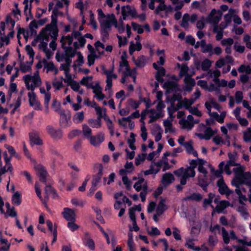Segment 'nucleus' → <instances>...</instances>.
<instances>
[{"label": "nucleus", "instance_id": "09e8293b", "mask_svg": "<svg viewBox=\"0 0 251 251\" xmlns=\"http://www.w3.org/2000/svg\"><path fill=\"white\" fill-rule=\"evenodd\" d=\"M131 25L134 31H137L138 34H141L144 32V29L141 25L132 22L131 23Z\"/></svg>", "mask_w": 251, "mask_h": 251}, {"label": "nucleus", "instance_id": "412c9836", "mask_svg": "<svg viewBox=\"0 0 251 251\" xmlns=\"http://www.w3.org/2000/svg\"><path fill=\"white\" fill-rule=\"evenodd\" d=\"M166 200L164 199H161L156 209V213L158 216L161 215L167 209V206L165 204Z\"/></svg>", "mask_w": 251, "mask_h": 251}, {"label": "nucleus", "instance_id": "e2e57ef3", "mask_svg": "<svg viewBox=\"0 0 251 251\" xmlns=\"http://www.w3.org/2000/svg\"><path fill=\"white\" fill-rule=\"evenodd\" d=\"M233 43V39L231 38H225L221 41V44L224 46H231Z\"/></svg>", "mask_w": 251, "mask_h": 251}, {"label": "nucleus", "instance_id": "de8ad7c7", "mask_svg": "<svg viewBox=\"0 0 251 251\" xmlns=\"http://www.w3.org/2000/svg\"><path fill=\"white\" fill-rule=\"evenodd\" d=\"M222 235L223 236L224 243L226 244H228L229 243L230 237L228 232L224 227H222Z\"/></svg>", "mask_w": 251, "mask_h": 251}, {"label": "nucleus", "instance_id": "13d9d810", "mask_svg": "<svg viewBox=\"0 0 251 251\" xmlns=\"http://www.w3.org/2000/svg\"><path fill=\"white\" fill-rule=\"evenodd\" d=\"M189 112L192 115L201 117L202 116L201 112L199 110L197 107L192 106L188 109Z\"/></svg>", "mask_w": 251, "mask_h": 251}, {"label": "nucleus", "instance_id": "680f3d73", "mask_svg": "<svg viewBox=\"0 0 251 251\" xmlns=\"http://www.w3.org/2000/svg\"><path fill=\"white\" fill-rule=\"evenodd\" d=\"M47 31H50L51 33V37L52 40H56L58 36V27L52 28L50 30H47Z\"/></svg>", "mask_w": 251, "mask_h": 251}, {"label": "nucleus", "instance_id": "e433bc0d", "mask_svg": "<svg viewBox=\"0 0 251 251\" xmlns=\"http://www.w3.org/2000/svg\"><path fill=\"white\" fill-rule=\"evenodd\" d=\"M202 199V195L199 193H194L186 198V199L187 200L195 201H201Z\"/></svg>", "mask_w": 251, "mask_h": 251}, {"label": "nucleus", "instance_id": "dca6fc26", "mask_svg": "<svg viewBox=\"0 0 251 251\" xmlns=\"http://www.w3.org/2000/svg\"><path fill=\"white\" fill-rule=\"evenodd\" d=\"M184 80L186 84L184 90L186 92H190L193 87L195 85L196 81L195 79L190 75L186 76Z\"/></svg>", "mask_w": 251, "mask_h": 251}, {"label": "nucleus", "instance_id": "c03bdc74", "mask_svg": "<svg viewBox=\"0 0 251 251\" xmlns=\"http://www.w3.org/2000/svg\"><path fill=\"white\" fill-rule=\"evenodd\" d=\"M52 107L54 110L57 112L58 113H60V112L64 111V110L61 109V104L60 102L57 101L56 100L54 99L52 103Z\"/></svg>", "mask_w": 251, "mask_h": 251}, {"label": "nucleus", "instance_id": "f03ea898", "mask_svg": "<svg viewBox=\"0 0 251 251\" xmlns=\"http://www.w3.org/2000/svg\"><path fill=\"white\" fill-rule=\"evenodd\" d=\"M163 88L166 90L165 94H180L178 92L181 91L178 83L171 80L165 81L163 85Z\"/></svg>", "mask_w": 251, "mask_h": 251}, {"label": "nucleus", "instance_id": "7ed1b4c3", "mask_svg": "<svg viewBox=\"0 0 251 251\" xmlns=\"http://www.w3.org/2000/svg\"><path fill=\"white\" fill-rule=\"evenodd\" d=\"M217 186L219 188V192L221 195L229 196L233 193V190H230L226 184L223 177L220 178L217 182Z\"/></svg>", "mask_w": 251, "mask_h": 251}, {"label": "nucleus", "instance_id": "f257e3e1", "mask_svg": "<svg viewBox=\"0 0 251 251\" xmlns=\"http://www.w3.org/2000/svg\"><path fill=\"white\" fill-rule=\"evenodd\" d=\"M228 9V6L226 4H222L220 6V10L213 9L207 18V21L210 23L218 24L221 19L222 12H225Z\"/></svg>", "mask_w": 251, "mask_h": 251}, {"label": "nucleus", "instance_id": "37998d69", "mask_svg": "<svg viewBox=\"0 0 251 251\" xmlns=\"http://www.w3.org/2000/svg\"><path fill=\"white\" fill-rule=\"evenodd\" d=\"M238 71L239 73H246L247 75L251 74V68L249 65L242 64L239 67Z\"/></svg>", "mask_w": 251, "mask_h": 251}, {"label": "nucleus", "instance_id": "0eeeda50", "mask_svg": "<svg viewBox=\"0 0 251 251\" xmlns=\"http://www.w3.org/2000/svg\"><path fill=\"white\" fill-rule=\"evenodd\" d=\"M29 138L31 146L34 145L40 146L43 144V140L39 137V133L37 131L29 132Z\"/></svg>", "mask_w": 251, "mask_h": 251}, {"label": "nucleus", "instance_id": "a878e982", "mask_svg": "<svg viewBox=\"0 0 251 251\" xmlns=\"http://www.w3.org/2000/svg\"><path fill=\"white\" fill-rule=\"evenodd\" d=\"M62 48L65 50V56H69L70 57H74L76 54H77L76 50H74L71 47H67L64 45V43H62L61 45Z\"/></svg>", "mask_w": 251, "mask_h": 251}, {"label": "nucleus", "instance_id": "9b49d317", "mask_svg": "<svg viewBox=\"0 0 251 251\" xmlns=\"http://www.w3.org/2000/svg\"><path fill=\"white\" fill-rule=\"evenodd\" d=\"M175 179L174 175L171 173L168 172L163 175L161 182L164 187H167L171 184Z\"/></svg>", "mask_w": 251, "mask_h": 251}, {"label": "nucleus", "instance_id": "4d7b16f0", "mask_svg": "<svg viewBox=\"0 0 251 251\" xmlns=\"http://www.w3.org/2000/svg\"><path fill=\"white\" fill-rule=\"evenodd\" d=\"M66 39L68 40V45H71L73 41V35H68L67 36H63L61 37V39L60 40V42L61 43V44L62 45V43H64V45H65L66 42L64 41V40Z\"/></svg>", "mask_w": 251, "mask_h": 251}, {"label": "nucleus", "instance_id": "f3484780", "mask_svg": "<svg viewBox=\"0 0 251 251\" xmlns=\"http://www.w3.org/2000/svg\"><path fill=\"white\" fill-rule=\"evenodd\" d=\"M199 127L200 128H205V130L204 131V134L206 138H205V140H209L211 139L212 136L214 135L216 131H214L212 128L210 126H205V125L202 123H201L199 125Z\"/></svg>", "mask_w": 251, "mask_h": 251}, {"label": "nucleus", "instance_id": "79ce46f5", "mask_svg": "<svg viewBox=\"0 0 251 251\" xmlns=\"http://www.w3.org/2000/svg\"><path fill=\"white\" fill-rule=\"evenodd\" d=\"M211 66V61L209 59H205L201 63V69L203 71H208Z\"/></svg>", "mask_w": 251, "mask_h": 251}, {"label": "nucleus", "instance_id": "6ab92c4d", "mask_svg": "<svg viewBox=\"0 0 251 251\" xmlns=\"http://www.w3.org/2000/svg\"><path fill=\"white\" fill-rule=\"evenodd\" d=\"M199 120H194L192 123H189L185 119H182L179 121V124L182 126L183 128H187L188 129H191L194 124H198L199 123Z\"/></svg>", "mask_w": 251, "mask_h": 251}, {"label": "nucleus", "instance_id": "3c124183", "mask_svg": "<svg viewBox=\"0 0 251 251\" xmlns=\"http://www.w3.org/2000/svg\"><path fill=\"white\" fill-rule=\"evenodd\" d=\"M146 153L138 154L135 159V163L136 165L138 166L142 162L144 161L146 159Z\"/></svg>", "mask_w": 251, "mask_h": 251}, {"label": "nucleus", "instance_id": "b1692460", "mask_svg": "<svg viewBox=\"0 0 251 251\" xmlns=\"http://www.w3.org/2000/svg\"><path fill=\"white\" fill-rule=\"evenodd\" d=\"M151 115L150 116V119L149 121V123H152L155 122L157 119L163 117L164 115L161 112L156 113L154 109H150L148 111Z\"/></svg>", "mask_w": 251, "mask_h": 251}, {"label": "nucleus", "instance_id": "f704fd0d", "mask_svg": "<svg viewBox=\"0 0 251 251\" xmlns=\"http://www.w3.org/2000/svg\"><path fill=\"white\" fill-rule=\"evenodd\" d=\"M190 21V16L188 13H185L184 14L180 24V26L182 27L186 28L189 26V23L188 22Z\"/></svg>", "mask_w": 251, "mask_h": 251}, {"label": "nucleus", "instance_id": "a211bd4d", "mask_svg": "<svg viewBox=\"0 0 251 251\" xmlns=\"http://www.w3.org/2000/svg\"><path fill=\"white\" fill-rule=\"evenodd\" d=\"M133 61L137 68H142L146 66L147 58L145 56L142 55L138 56L136 59L133 57Z\"/></svg>", "mask_w": 251, "mask_h": 251}, {"label": "nucleus", "instance_id": "72a5a7b5", "mask_svg": "<svg viewBox=\"0 0 251 251\" xmlns=\"http://www.w3.org/2000/svg\"><path fill=\"white\" fill-rule=\"evenodd\" d=\"M163 126L165 127V133H167L168 131L171 133H173L175 131V129L173 128L172 126V121L165 120L163 122Z\"/></svg>", "mask_w": 251, "mask_h": 251}, {"label": "nucleus", "instance_id": "58836bf2", "mask_svg": "<svg viewBox=\"0 0 251 251\" xmlns=\"http://www.w3.org/2000/svg\"><path fill=\"white\" fill-rule=\"evenodd\" d=\"M230 204V203L228 201L226 200H223L220 201L219 205H217L216 206V209L217 211L220 213L223 209L226 208L227 206H228Z\"/></svg>", "mask_w": 251, "mask_h": 251}, {"label": "nucleus", "instance_id": "c85d7f7f", "mask_svg": "<svg viewBox=\"0 0 251 251\" xmlns=\"http://www.w3.org/2000/svg\"><path fill=\"white\" fill-rule=\"evenodd\" d=\"M240 172L244 183L250 187L251 186V173L250 172H246L245 173H244L242 169Z\"/></svg>", "mask_w": 251, "mask_h": 251}, {"label": "nucleus", "instance_id": "ea45409f", "mask_svg": "<svg viewBox=\"0 0 251 251\" xmlns=\"http://www.w3.org/2000/svg\"><path fill=\"white\" fill-rule=\"evenodd\" d=\"M234 12V9L230 8L229 10L228 13L225 15L224 19L227 25L231 23Z\"/></svg>", "mask_w": 251, "mask_h": 251}, {"label": "nucleus", "instance_id": "6e6552de", "mask_svg": "<svg viewBox=\"0 0 251 251\" xmlns=\"http://www.w3.org/2000/svg\"><path fill=\"white\" fill-rule=\"evenodd\" d=\"M84 246L87 247L90 250L94 251L95 249V243L94 240L90 238V234L88 232L84 233V237L82 239Z\"/></svg>", "mask_w": 251, "mask_h": 251}, {"label": "nucleus", "instance_id": "ddd939ff", "mask_svg": "<svg viewBox=\"0 0 251 251\" xmlns=\"http://www.w3.org/2000/svg\"><path fill=\"white\" fill-rule=\"evenodd\" d=\"M196 96L195 99L190 98L187 99L185 98L181 102V108L184 107L186 109L188 110L195 102V100L200 98L201 95H195Z\"/></svg>", "mask_w": 251, "mask_h": 251}, {"label": "nucleus", "instance_id": "774afa93", "mask_svg": "<svg viewBox=\"0 0 251 251\" xmlns=\"http://www.w3.org/2000/svg\"><path fill=\"white\" fill-rule=\"evenodd\" d=\"M159 132H163V130L161 128V126L157 124H155L153 125L152 129H151V133L153 135H155L157 133H159Z\"/></svg>", "mask_w": 251, "mask_h": 251}, {"label": "nucleus", "instance_id": "473e14b6", "mask_svg": "<svg viewBox=\"0 0 251 251\" xmlns=\"http://www.w3.org/2000/svg\"><path fill=\"white\" fill-rule=\"evenodd\" d=\"M88 124L89 125L93 128H99L101 126V120L97 118L96 119H89Z\"/></svg>", "mask_w": 251, "mask_h": 251}, {"label": "nucleus", "instance_id": "603ef678", "mask_svg": "<svg viewBox=\"0 0 251 251\" xmlns=\"http://www.w3.org/2000/svg\"><path fill=\"white\" fill-rule=\"evenodd\" d=\"M34 87H39L41 84V80L39 75H34L32 77V82Z\"/></svg>", "mask_w": 251, "mask_h": 251}, {"label": "nucleus", "instance_id": "f8f14e48", "mask_svg": "<svg viewBox=\"0 0 251 251\" xmlns=\"http://www.w3.org/2000/svg\"><path fill=\"white\" fill-rule=\"evenodd\" d=\"M95 168H98V172L97 174L93 176V179L92 183H94V184H98L100 182L103 175V166L101 164H96L95 166Z\"/></svg>", "mask_w": 251, "mask_h": 251}, {"label": "nucleus", "instance_id": "aec40b11", "mask_svg": "<svg viewBox=\"0 0 251 251\" xmlns=\"http://www.w3.org/2000/svg\"><path fill=\"white\" fill-rule=\"evenodd\" d=\"M60 116V125L62 127H67L70 126V124L69 123V120L70 119V117H67L66 114L65 113V111L60 112L59 113Z\"/></svg>", "mask_w": 251, "mask_h": 251}, {"label": "nucleus", "instance_id": "69168bd1", "mask_svg": "<svg viewBox=\"0 0 251 251\" xmlns=\"http://www.w3.org/2000/svg\"><path fill=\"white\" fill-rule=\"evenodd\" d=\"M96 54H89L87 56L88 65L89 66L93 65L95 63V58H98Z\"/></svg>", "mask_w": 251, "mask_h": 251}, {"label": "nucleus", "instance_id": "5701e85b", "mask_svg": "<svg viewBox=\"0 0 251 251\" xmlns=\"http://www.w3.org/2000/svg\"><path fill=\"white\" fill-rule=\"evenodd\" d=\"M165 75V69L164 67L161 66L160 69L157 71L155 75V79L160 83H163L164 81L163 76H164Z\"/></svg>", "mask_w": 251, "mask_h": 251}, {"label": "nucleus", "instance_id": "4be33fe9", "mask_svg": "<svg viewBox=\"0 0 251 251\" xmlns=\"http://www.w3.org/2000/svg\"><path fill=\"white\" fill-rule=\"evenodd\" d=\"M40 181L46 183L47 172L43 166L39 165L37 168Z\"/></svg>", "mask_w": 251, "mask_h": 251}, {"label": "nucleus", "instance_id": "7c9ffc66", "mask_svg": "<svg viewBox=\"0 0 251 251\" xmlns=\"http://www.w3.org/2000/svg\"><path fill=\"white\" fill-rule=\"evenodd\" d=\"M22 196L18 191L15 192L12 198V203L13 204L18 206L21 204Z\"/></svg>", "mask_w": 251, "mask_h": 251}, {"label": "nucleus", "instance_id": "6e6d98bb", "mask_svg": "<svg viewBox=\"0 0 251 251\" xmlns=\"http://www.w3.org/2000/svg\"><path fill=\"white\" fill-rule=\"evenodd\" d=\"M77 54L78 57H77V59L76 61H77L78 63L77 65L75 64H74L73 65V67L74 68H75L77 66H82V64L84 63V58H83V56L82 53H81V52H80V51L77 52Z\"/></svg>", "mask_w": 251, "mask_h": 251}, {"label": "nucleus", "instance_id": "c756f323", "mask_svg": "<svg viewBox=\"0 0 251 251\" xmlns=\"http://www.w3.org/2000/svg\"><path fill=\"white\" fill-rule=\"evenodd\" d=\"M173 173L178 177H182L184 176L188 175L190 174L187 168L185 169L183 167H180V168L175 170Z\"/></svg>", "mask_w": 251, "mask_h": 251}, {"label": "nucleus", "instance_id": "cd10ccee", "mask_svg": "<svg viewBox=\"0 0 251 251\" xmlns=\"http://www.w3.org/2000/svg\"><path fill=\"white\" fill-rule=\"evenodd\" d=\"M190 166L187 168L189 173L191 174L190 177H193L195 176L196 172L195 169L198 166V163L196 159H192L189 162Z\"/></svg>", "mask_w": 251, "mask_h": 251}, {"label": "nucleus", "instance_id": "c9c22d12", "mask_svg": "<svg viewBox=\"0 0 251 251\" xmlns=\"http://www.w3.org/2000/svg\"><path fill=\"white\" fill-rule=\"evenodd\" d=\"M43 63L44 64L45 68H47L48 71L52 72L54 70L57 71L52 62H48L45 59H43Z\"/></svg>", "mask_w": 251, "mask_h": 251}, {"label": "nucleus", "instance_id": "49530a36", "mask_svg": "<svg viewBox=\"0 0 251 251\" xmlns=\"http://www.w3.org/2000/svg\"><path fill=\"white\" fill-rule=\"evenodd\" d=\"M82 131L84 136L86 137L91 138V136H92V130L86 124L82 125Z\"/></svg>", "mask_w": 251, "mask_h": 251}, {"label": "nucleus", "instance_id": "9d476101", "mask_svg": "<svg viewBox=\"0 0 251 251\" xmlns=\"http://www.w3.org/2000/svg\"><path fill=\"white\" fill-rule=\"evenodd\" d=\"M28 96L30 106L32 107L34 110H41L42 107L40 101L37 98V95H28Z\"/></svg>", "mask_w": 251, "mask_h": 251}, {"label": "nucleus", "instance_id": "0e129e2a", "mask_svg": "<svg viewBox=\"0 0 251 251\" xmlns=\"http://www.w3.org/2000/svg\"><path fill=\"white\" fill-rule=\"evenodd\" d=\"M94 94H103L102 93V88L99 84V82H97L94 85V87L93 89Z\"/></svg>", "mask_w": 251, "mask_h": 251}, {"label": "nucleus", "instance_id": "bb28decb", "mask_svg": "<svg viewBox=\"0 0 251 251\" xmlns=\"http://www.w3.org/2000/svg\"><path fill=\"white\" fill-rule=\"evenodd\" d=\"M45 191L46 194V196H45V199H47V200H48L49 199L48 195L49 194H51L52 195L53 198L54 199L57 197V193L56 191L50 185L46 186L45 189Z\"/></svg>", "mask_w": 251, "mask_h": 251}, {"label": "nucleus", "instance_id": "a19ab883", "mask_svg": "<svg viewBox=\"0 0 251 251\" xmlns=\"http://www.w3.org/2000/svg\"><path fill=\"white\" fill-rule=\"evenodd\" d=\"M112 16L114 17V20H113V24H114L115 27L118 28L119 32L120 34L123 33L125 30V26L124 25L123 22L122 21L120 24L118 25L117 20L115 19V16H114V15H112Z\"/></svg>", "mask_w": 251, "mask_h": 251}, {"label": "nucleus", "instance_id": "393cba45", "mask_svg": "<svg viewBox=\"0 0 251 251\" xmlns=\"http://www.w3.org/2000/svg\"><path fill=\"white\" fill-rule=\"evenodd\" d=\"M55 57L58 62H61L63 60V59H64L65 63L63 64V65L67 67H70L72 63V58L73 57L65 56L63 54H62L60 56L58 53H56Z\"/></svg>", "mask_w": 251, "mask_h": 251}, {"label": "nucleus", "instance_id": "2eb2a0df", "mask_svg": "<svg viewBox=\"0 0 251 251\" xmlns=\"http://www.w3.org/2000/svg\"><path fill=\"white\" fill-rule=\"evenodd\" d=\"M51 21L50 24L47 25L45 27L42 29L40 32L41 35H43L45 32H47V30H50L52 27H57V17L51 16Z\"/></svg>", "mask_w": 251, "mask_h": 251}, {"label": "nucleus", "instance_id": "1a4fd4ad", "mask_svg": "<svg viewBox=\"0 0 251 251\" xmlns=\"http://www.w3.org/2000/svg\"><path fill=\"white\" fill-rule=\"evenodd\" d=\"M62 215L64 219L68 221H75L76 214L75 210L67 207H65L63 209Z\"/></svg>", "mask_w": 251, "mask_h": 251}, {"label": "nucleus", "instance_id": "4c0bfd02", "mask_svg": "<svg viewBox=\"0 0 251 251\" xmlns=\"http://www.w3.org/2000/svg\"><path fill=\"white\" fill-rule=\"evenodd\" d=\"M156 96L157 99L159 100V101L158 102L157 105H156V110H157L158 112L162 113V110L165 107V105L164 102L161 100L163 95H156Z\"/></svg>", "mask_w": 251, "mask_h": 251}, {"label": "nucleus", "instance_id": "864d4df0", "mask_svg": "<svg viewBox=\"0 0 251 251\" xmlns=\"http://www.w3.org/2000/svg\"><path fill=\"white\" fill-rule=\"evenodd\" d=\"M94 224L98 226V228H99V229L100 230V231L101 232V233L103 234V235H104V236L105 237V238H106V242L108 244H110V239H109V235L108 234L104 231V230L103 229V228H102V226H101L99 224V223H98L97 222L94 221Z\"/></svg>", "mask_w": 251, "mask_h": 251}, {"label": "nucleus", "instance_id": "8fccbe9b", "mask_svg": "<svg viewBox=\"0 0 251 251\" xmlns=\"http://www.w3.org/2000/svg\"><path fill=\"white\" fill-rule=\"evenodd\" d=\"M100 23L101 29H105V30L109 29L111 27L112 24H113V21H110L105 20L102 22H101L100 21Z\"/></svg>", "mask_w": 251, "mask_h": 251}, {"label": "nucleus", "instance_id": "338daca9", "mask_svg": "<svg viewBox=\"0 0 251 251\" xmlns=\"http://www.w3.org/2000/svg\"><path fill=\"white\" fill-rule=\"evenodd\" d=\"M75 221H69L67 224L68 227L72 231H75L78 229L79 226L75 223Z\"/></svg>", "mask_w": 251, "mask_h": 251}, {"label": "nucleus", "instance_id": "052dcab7", "mask_svg": "<svg viewBox=\"0 0 251 251\" xmlns=\"http://www.w3.org/2000/svg\"><path fill=\"white\" fill-rule=\"evenodd\" d=\"M184 147L186 152L189 154H191V151H193L194 150L192 142L191 141L186 142Z\"/></svg>", "mask_w": 251, "mask_h": 251}, {"label": "nucleus", "instance_id": "20e7f679", "mask_svg": "<svg viewBox=\"0 0 251 251\" xmlns=\"http://www.w3.org/2000/svg\"><path fill=\"white\" fill-rule=\"evenodd\" d=\"M122 15L124 20H126L128 16L135 18L137 16V11L135 8H131L129 5L123 6L122 7Z\"/></svg>", "mask_w": 251, "mask_h": 251}, {"label": "nucleus", "instance_id": "5fc2aeb1", "mask_svg": "<svg viewBox=\"0 0 251 251\" xmlns=\"http://www.w3.org/2000/svg\"><path fill=\"white\" fill-rule=\"evenodd\" d=\"M90 24L92 25L94 29H97L98 25L96 21L95 20L94 14L92 10H90Z\"/></svg>", "mask_w": 251, "mask_h": 251}, {"label": "nucleus", "instance_id": "39448f33", "mask_svg": "<svg viewBox=\"0 0 251 251\" xmlns=\"http://www.w3.org/2000/svg\"><path fill=\"white\" fill-rule=\"evenodd\" d=\"M47 130L51 137L54 140H60L63 136L62 130L60 128L55 129L52 126H47Z\"/></svg>", "mask_w": 251, "mask_h": 251}, {"label": "nucleus", "instance_id": "2f4dec72", "mask_svg": "<svg viewBox=\"0 0 251 251\" xmlns=\"http://www.w3.org/2000/svg\"><path fill=\"white\" fill-rule=\"evenodd\" d=\"M84 116L83 111L76 112L73 118V122L75 124L81 123L84 120Z\"/></svg>", "mask_w": 251, "mask_h": 251}, {"label": "nucleus", "instance_id": "a18cd8bd", "mask_svg": "<svg viewBox=\"0 0 251 251\" xmlns=\"http://www.w3.org/2000/svg\"><path fill=\"white\" fill-rule=\"evenodd\" d=\"M201 228L197 226H192L191 231L190 235L192 238H197L200 234Z\"/></svg>", "mask_w": 251, "mask_h": 251}, {"label": "nucleus", "instance_id": "4468645a", "mask_svg": "<svg viewBox=\"0 0 251 251\" xmlns=\"http://www.w3.org/2000/svg\"><path fill=\"white\" fill-rule=\"evenodd\" d=\"M104 140V135L100 133L96 136H91L90 143L94 146H99Z\"/></svg>", "mask_w": 251, "mask_h": 251}, {"label": "nucleus", "instance_id": "423d86ee", "mask_svg": "<svg viewBox=\"0 0 251 251\" xmlns=\"http://www.w3.org/2000/svg\"><path fill=\"white\" fill-rule=\"evenodd\" d=\"M233 171L235 174V178L232 180L231 184L233 186L238 188L240 187V185L245 184L243 181V178L241 175V171H242L241 168H234Z\"/></svg>", "mask_w": 251, "mask_h": 251}, {"label": "nucleus", "instance_id": "bf43d9fd", "mask_svg": "<svg viewBox=\"0 0 251 251\" xmlns=\"http://www.w3.org/2000/svg\"><path fill=\"white\" fill-rule=\"evenodd\" d=\"M29 27L32 34L33 33H36V31L35 30L34 28H38V25L37 24V21L35 20L32 21L29 24Z\"/></svg>", "mask_w": 251, "mask_h": 251}]
</instances>
